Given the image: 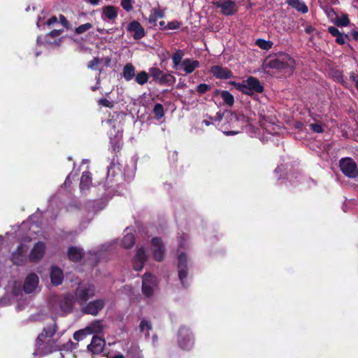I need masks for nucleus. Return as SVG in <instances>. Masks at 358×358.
Masks as SVG:
<instances>
[{"instance_id":"nucleus-1","label":"nucleus","mask_w":358,"mask_h":358,"mask_svg":"<svg viewBox=\"0 0 358 358\" xmlns=\"http://www.w3.org/2000/svg\"><path fill=\"white\" fill-rule=\"evenodd\" d=\"M57 329V324L53 322L51 324L43 328V331L36 338V348L33 353L34 356H44L57 350V346L53 343L50 338L55 335Z\"/></svg>"},{"instance_id":"nucleus-2","label":"nucleus","mask_w":358,"mask_h":358,"mask_svg":"<svg viewBox=\"0 0 358 358\" xmlns=\"http://www.w3.org/2000/svg\"><path fill=\"white\" fill-rule=\"evenodd\" d=\"M268 66L282 71L284 73L290 76L295 69L294 59L287 53H280L275 59H271Z\"/></svg>"},{"instance_id":"nucleus-3","label":"nucleus","mask_w":358,"mask_h":358,"mask_svg":"<svg viewBox=\"0 0 358 358\" xmlns=\"http://www.w3.org/2000/svg\"><path fill=\"white\" fill-rule=\"evenodd\" d=\"M234 85L238 91L250 96L255 93H262L264 91V87L261 85L259 80L252 76L249 77L241 83H234Z\"/></svg>"},{"instance_id":"nucleus-4","label":"nucleus","mask_w":358,"mask_h":358,"mask_svg":"<svg viewBox=\"0 0 358 358\" xmlns=\"http://www.w3.org/2000/svg\"><path fill=\"white\" fill-rule=\"evenodd\" d=\"M96 290L93 284L79 283L74 292L76 301L80 305H83L88 299L95 296Z\"/></svg>"},{"instance_id":"nucleus-5","label":"nucleus","mask_w":358,"mask_h":358,"mask_svg":"<svg viewBox=\"0 0 358 358\" xmlns=\"http://www.w3.org/2000/svg\"><path fill=\"white\" fill-rule=\"evenodd\" d=\"M150 76L153 80L161 85H172L176 83V78L171 73H165L157 67H152L149 69Z\"/></svg>"},{"instance_id":"nucleus-6","label":"nucleus","mask_w":358,"mask_h":358,"mask_svg":"<svg viewBox=\"0 0 358 358\" xmlns=\"http://www.w3.org/2000/svg\"><path fill=\"white\" fill-rule=\"evenodd\" d=\"M340 168L342 173L350 178H355L358 175L356 162L350 157L342 158L340 160Z\"/></svg>"},{"instance_id":"nucleus-7","label":"nucleus","mask_w":358,"mask_h":358,"mask_svg":"<svg viewBox=\"0 0 358 358\" xmlns=\"http://www.w3.org/2000/svg\"><path fill=\"white\" fill-rule=\"evenodd\" d=\"M157 286L156 278L149 273L144 274L143 277L142 292L146 297L152 295L155 287Z\"/></svg>"},{"instance_id":"nucleus-8","label":"nucleus","mask_w":358,"mask_h":358,"mask_svg":"<svg viewBox=\"0 0 358 358\" xmlns=\"http://www.w3.org/2000/svg\"><path fill=\"white\" fill-rule=\"evenodd\" d=\"M106 301L104 299H96L86 303L83 307L82 311L85 314L97 315L98 313L104 308Z\"/></svg>"},{"instance_id":"nucleus-9","label":"nucleus","mask_w":358,"mask_h":358,"mask_svg":"<svg viewBox=\"0 0 358 358\" xmlns=\"http://www.w3.org/2000/svg\"><path fill=\"white\" fill-rule=\"evenodd\" d=\"M151 251L156 261L162 262L163 260L165 248L161 238L156 237L152 239Z\"/></svg>"},{"instance_id":"nucleus-10","label":"nucleus","mask_w":358,"mask_h":358,"mask_svg":"<svg viewBox=\"0 0 358 358\" xmlns=\"http://www.w3.org/2000/svg\"><path fill=\"white\" fill-rule=\"evenodd\" d=\"M178 336V343L181 348L189 350L192 348L194 341L188 329L184 327L180 328Z\"/></svg>"},{"instance_id":"nucleus-11","label":"nucleus","mask_w":358,"mask_h":358,"mask_svg":"<svg viewBox=\"0 0 358 358\" xmlns=\"http://www.w3.org/2000/svg\"><path fill=\"white\" fill-rule=\"evenodd\" d=\"M227 120L233 125V127H236V126L237 129L231 131H224L223 133L226 136L235 135L240 133L239 129L243 128L244 126L243 122L245 120V117L243 115H236L234 114H231L227 117Z\"/></svg>"},{"instance_id":"nucleus-12","label":"nucleus","mask_w":358,"mask_h":358,"mask_svg":"<svg viewBox=\"0 0 358 358\" xmlns=\"http://www.w3.org/2000/svg\"><path fill=\"white\" fill-rule=\"evenodd\" d=\"M214 5L217 8H221L222 13L227 16L234 15L238 10L236 3L231 0L216 1Z\"/></svg>"},{"instance_id":"nucleus-13","label":"nucleus","mask_w":358,"mask_h":358,"mask_svg":"<svg viewBox=\"0 0 358 358\" xmlns=\"http://www.w3.org/2000/svg\"><path fill=\"white\" fill-rule=\"evenodd\" d=\"M45 245L41 241H38L34 245L29 254V259L32 262H38L44 255Z\"/></svg>"},{"instance_id":"nucleus-14","label":"nucleus","mask_w":358,"mask_h":358,"mask_svg":"<svg viewBox=\"0 0 358 358\" xmlns=\"http://www.w3.org/2000/svg\"><path fill=\"white\" fill-rule=\"evenodd\" d=\"M178 277L181 283L185 286V279L187 276V256L184 253L178 255Z\"/></svg>"},{"instance_id":"nucleus-15","label":"nucleus","mask_w":358,"mask_h":358,"mask_svg":"<svg viewBox=\"0 0 358 358\" xmlns=\"http://www.w3.org/2000/svg\"><path fill=\"white\" fill-rule=\"evenodd\" d=\"M76 301V299L75 296L71 294L64 295L59 302V307L61 310L66 314L71 313L73 310Z\"/></svg>"},{"instance_id":"nucleus-16","label":"nucleus","mask_w":358,"mask_h":358,"mask_svg":"<svg viewBox=\"0 0 358 358\" xmlns=\"http://www.w3.org/2000/svg\"><path fill=\"white\" fill-rule=\"evenodd\" d=\"M127 29L129 32L133 34V37L136 40H140L145 36V30L143 26L136 20L131 22Z\"/></svg>"},{"instance_id":"nucleus-17","label":"nucleus","mask_w":358,"mask_h":358,"mask_svg":"<svg viewBox=\"0 0 358 358\" xmlns=\"http://www.w3.org/2000/svg\"><path fill=\"white\" fill-rule=\"evenodd\" d=\"M27 248L24 244H20L12 254V261L16 265H22L26 261Z\"/></svg>"},{"instance_id":"nucleus-18","label":"nucleus","mask_w":358,"mask_h":358,"mask_svg":"<svg viewBox=\"0 0 358 358\" xmlns=\"http://www.w3.org/2000/svg\"><path fill=\"white\" fill-rule=\"evenodd\" d=\"M199 67V62L198 60L192 58H186L182 60L178 70H182L185 74H190Z\"/></svg>"},{"instance_id":"nucleus-19","label":"nucleus","mask_w":358,"mask_h":358,"mask_svg":"<svg viewBox=\"0 0 358 358\" xmlns=\"http://www.w3.org/2000/svg\"><path fill=\"white\" fill-rule=\"evenodd\" d=\"M38 277L35 273H30L24 280L23 289L26 293L33 292L38 285Z\"/></svg>"},{"instance_id":"nucleus-20","label":"nucleus","mask_w":358,"mask_h":358,"mask_svg":"<svg viewBox=\"0 0 358 358\" xmlns=\"http://www.w3.org/2000/svg\"><path fill=\"white\" fill-rule=\"evenodd\" d=\"M210 71L213 76L219 79H229L232 77V72L228 68L219 65L212 66Z\"/></svg>"},{"instance_id":"nucleus-21","label":"nucleus","mask_w":358,"mask_h":358,"mask_svg":"<svg viewBox=\"0 0 358 358\" xmlns=\"http://www.w3.org/2000/svg\"><path fill=\"white\" fill-rule=\"evenodd\" d=\"M118 15V8L113 6H106L102 8L101 19L104 22L115 20Z\"/></svg>"},{"instance_id":"nucleus-22","label":"nucleus","mask_w":358,"mask_h":358,"mask_svg":"<svg viewBox=\"0 0 358 358\" xmlns=\"http://www.w3.org/2000/svg\"><path fill=\"white\" fill-rule=\"evenodd\" d=\"M145 251L143 248L138 250L136 256L134 258L133 266L136 271H141L143 268L146 261Z\"/></svg>"},{"instance_id":"nucleus-23","label":"nucleus","mask_w":358,"mask_h":358,"mask_svg":"<svg viewBox=\"0 0 358 358\" xmlns=\"http://www.w3.org/2000/svg\"><path fill=\"white\" fill-rule=\"evenodd\" d=\"M104 345V339H102L101 338L98 336H94L92 339L90 344L87 345V348L94 354H98L103 351Z\"/></svg>"},{"instance_id":"nucleus-24","label":"nucleus","mask_w":358,"mask_h":358,"mask_svg":"<svg viewBox=\"0 0 358 358\" xmlns=\"http://www.w3.org/2000/svg\"><path fill=\"white\" fill-rule=\"evenodd\" d=\"M51 282L55 285H59L62 283L64 279L63 271L57 266H53L51 268L50 273Z\"/></svg>"},{"instance_id":"nucleus-25","label":"nucleus","mask_w":358,"mask_h":358,"mask_svg":"<svg viewBox=\"0 0 358 358\" xmlns=\"http://www.w3.org/2000/svg\"><path fill=\"white\" fill-rule=\"evenodd\" d=\"M286 3L301 13L306 14L308 12L307 5L301 0H286Z\"/></svg>"},{"instance_id":"nucleus-26","label":"nucleus","mask_w":358,"mask_h":358,"mask_svg":"<svg viewBox=\"0 0 358 358\" xmlns=\"http://www.w3.org/2000/svg\"><path fill=\"white\" fill-rule=\"evenodd\" d=\"M135 67L131 63H127L124 65L122 71V77L127 81L131 80L135 77Z\"/></svg>"},{"instance_id":"nucleus-27","label":"nucleus","mask_w":358,"mask_h":358,"mask_svg":"<svg viewBox=\"0 0 358 358\" xmlns=\"http://www.w3.org/2000/svg\"><path fill=\"white\" fill-rule=\"evenodd\" d=\"M83 250L76 247H71L68 250V256L70 260L77 262L83 257Z\"/></svg>"},{"instance_id":"nucleus-28","label":"nucleus","mask_w":358,"mask_h":358,"mask_svg":"<svg viewBox=\"0 0 358 358\" xmlns=\"http://www.w3.org/2000/svg\"><path fill=\"white\" fill-rule=\"evenodd\" d=\"M185 54L183 50H177L172 55L173 68L176 70H178L180 65L182 64V58Z\"/></svg>"},{"instance_id":"nucleus-29","label":"nucleus","mask_w":358,"mask_h":358,"mask_svg":"<svg viewBox=\"0 0 358 358\" xmlns=\"http://www.w3.org/2000/svg\"><path fill=\"white\" fill-rule=\"evenodd\" d=\"M110 144L112 146L113 152H119L122 146V135L117 134L113 138H110Z\"/></svg>"},{"instance_id":"nucleus-30","label":"nucleus","mask_w":358,"mask_h":358,"mask_svg":"<svg viewBox=\"0 0 358 358\" xmlns=\"http://www.w3.org/2000/svg\"><path fill=\"white\" fill-rule=\"evenodd\" d=\"M217 93L220 94L221 98L224 101V103L229 106H231L234 103V96L227 90L219 91L217 90Z\"/></svg>"},{"instance_id":"nucleus-31","label":"nucleus","mask_w":358,"mask_h":358,"mask_svg":"<svg viewBox=\"0 0 358 358\" xmlns=\"http://www.w3.org/2000/svg\"><path fill=\"white\" fill-rule=\"evenodd\" d=\"M135 243V236L132 233L127 234L122 240V245L124 248H130Z\"/></svg>"},{"instance_id":"nucleus-32","label":"nucleus","mask_w":358,"mask_h":358,"mask_svg":"<svg viewBox=\"0 0 358 358\" xmlns=\"http://www.w3.org/2000/svg\"><path fill=\"white\" fill-rule=\"evenodd\" d=\"M91 174L89 172H83L80 178V187L82 190L87 189L91 184Z\"/></svg>"},{"instance_id":"nucleus-33","label":"nucleus","mask_w":358,"mask_h":358,"mask_svg":"<svg viewBox=\"0 0 358 358\" xmlns=\"http://www.w3.org/2000/svg\"><path fill=\"white\" fill-rule=\"evenodd\" d=\"M148 73L145 71H140L135 76V81L141 85H143L148 81Z\"/></svg>"},{"instance_id":"nucleus-34","label":"nucleus","mask_w":358,"mask_h":358,"mask_svg":"<svg viewBox=\"0 0 358 358\" xmlns=\"http://www.w3.org/2000/svg\"><path fill=\"white\" fill-rule=\"evenodd\" d=\"M153 113L155 115V117L157 120H159L162 117H163L164 115V110L163 105L161 103L155 104L153 108Z\"/></svg>"},{"instance_id":"nucleus-35","label":"nucleus","mask_w":358,"mask_h":358,"mask_svg":"<svg viewBox=\"0 0 358 358\" xmlns=\"http://www.w3.org/2000/svg\"><path fill=\"white\" fill-rule=\"evenodd\" d=\"M256 44L262 49L268 50L271 48L273 43L270 41H266L264 39H257Z\"/></svg>"},{"instance_id":"nucleus-36","label":"nucleus","mask_w":358,"mask_h":358,"mask_svg":"<svg viewBox=\"0 0 358 358\" xmlns=\"http://www.w3.org/2000/svg\"><path fill=\"white\" fill-rule=\"evenodd\" d=\"M335 23L339 27H346L350 23V20L347 15H343L341 17L336 18Z\"/></svg>"},{"instance_id":"nucleus-37","label":"nucleus","mask_w":358,"mask_h":358,"mask_svg":"<svg viewBox=\"0 0 358 358\" xmlns=\"http://www.w3.org/2000/svg\"><path fill=\"white\" fill-rule=\"evenodd\" d=\"M152 329L151 323L146 320H143L140 324V329L142 332H145L148 335L150 330Z\"/></svg>"},{"instance_id":"nucleus-38","label":"nucleus","mask_w":358,"mask_h":358,"mask_svg":"<svg viewBox=\"0 0 358 358\" xmlns=\"http://www.w3.org/2000/svg\"><path fill=\"white\" fill-rule=\"evenodd\" d=\"M92 27V24L91 23L87 22L76 27L75 29V32L78 34H80L88 31Z\"/></svg>"},{"instance_id":"nucleus-39","label":"nucleus","mask_w":358,"mask_h":358,"mask_svg":"<svg viewBox=\"0 0 358 358\" xmlns=\"http://www.w3.org/2000/svg\"><path fill=\"white\" fill-rule=\"evenodd\" d=\"M101 59L99 57H94L93 59L87 64V67L92 70H96L98 66L101 64Z\"/></svg>"},{"instance_id":"nucleus-40","label":"nucleus","mask_w":358,"mask_h":358,"mask_svg":"<svg viewBox=\"0 0 358 358\" xmlns=\"http://www.w3.org/2000/svg\"><path fill=\"white\" fill-rule=\"evenodd\" d=\"M133 0H121V6L127 12H129L133 9Z\"/></svg>"},{"instance_id":"nucleus-41","label":"nucleus","mask_w":358,"mask_h":358,"mask_svg":"<svg viewBox=\"0 0 358 358\" xmlns=\"http://www.w3.org/2000/svg\"><path fill=\"white\" fill-rule=\"evenodd\" d=\"M78 344L74 343L71 341H69L66 343L64 344L61 348H59L60 350H66V351H71L76 348Z\"/></svg>"},{"instance_id":"nucleus-42","label":"nucleus","mask_w":358,"mask_h":358,"mask_svg":"<svg viewBox=\"0 0 358 358\" xmlns=\"http://www.w3.org/2000/svg\"><path fill=\"white\" fill-rule=\"evenodd\" d=\"M86 336V333L85 331V330L83 329H81V330H78V331H76L74 334H73V338L76 340V341H81L83 340Z\"/></svg>"},{"instance_id":"nucleus-43","label":"nucleus","mask_w":358,"mask_h":358,"mask_svg":"<svg viewBox=\"0 0 358 358\" xmlns=\"http://www.w3.org/2000/svg\"><path fill=\"white\" fill-rule=\"evenodd\" d=\"M98 103L99 105H101L103 106L107 107V108H113V103L109 100H108L106 98H101L98 101Z\"/></svg>"},{"instance_id":"nucleus-44","label":"nucleus","mask_w":358,"mask_h":358,"mask_svg":"<svg viewBox=\"0 0 358 358\" xmlns=\"http://www.w3.org/2000/svg\"><path fill=\"white\" fill-rule=\"evenodd\" d=\"M210 89V87L205 83L200 84L197 86V92L199 94H204Z\"/></svg>"},{"instance_id":"nucleus-45","label":"nucleus","mask_w":358,"mask_h":358,"mask_svg":"<svg viewBox=\"0 0 358 358\" xmlns=\"http://www.w3.org/2000/svg\"><path fill=\"white\" fill-rule=\"evenodd\" d=\"M310 128L313 132H315V133H322L324 131L322 125L317 124V123L310 124Z\"/></svg>"},{"instance_id":"nucleus-46","label":"nucleus","mask_w":358,"mask_h":358,"mask_svg":"<svg viewBox=\"0 0 358 358\" xmlns=\"http://www.w3.org/2000/svg\"><path fill=\"white\" fill-rule=\"evenodd\" d=\"M347 37V35H344L340 33L339 35L336 37V41L341 45H343L345 43V39Z\"/></svg>"},{"instance_id":"nucleus-47","label":"nucleus","mask_w":358,"mask_h":358,"mask_svg":"<svg viewBox=\"0 0 358 358\" xmlns=\"http://www.w3.org/2000/svg\"><path fill=\"white\" fill-rule=\"evenodd\" d=\"M60 23L66 29H69L70 24L66 18L63 15H59V16Z\"/></svg>"},{"instance_id":"nucleus-48","label":"nucleus","mask_w":358,"mask_h":358,"mask_svg":"<svg viewBox=\"0 0 358 358\" xmlns=\"http://www.w3.org/2000/svg\"><path fill=\"white\" fill-rule=\"evenodd\" d=\"M328 31L333 36L336 37L341 33L338 28L334 26H331L328 28Z\"/></svg>"},{"instance_id":"nucleus-49","label":"nucleus","mask_w":358,"mask_h":358,"mask_svg":"<svg viewBox=\"0 0 358 358\" xmlns=\"http://www.w3.org/2000/svg\"><path fill=\"white\" fill-rule=\"evenodd\" d=\"M63 29H54L48 34V36H51L52 38H55L59 36L63 32Z\"/></svg>"},{"instance_id":"nucleus-50","label":"nucleus","mask_w":358,"mask_h":358,"mask_svg":"<svg viewBox=\"0 0 358 358\" xmlns=\"http://www.w3.org/2000/svg\"><path fill=\"white\" fill-rule=\"evenodd\" d=\"M154 15L155 18H162L164 17V12L160 9H154Z\"/></svg>"},{"instance_id":"nucleus-51","label":"nucleus","mask_w":358,"mask_h":358,"mask_svg":"<svg viewBox=\"0 0 358 358\" xmlns=\"http://www.w3.org/2000/svg\"><path fill=\"white\" fill-rule=\"evenodd\" d=\"M315 31V29L310 24L306 25L305 27V32L308 34H311Z\"/></svg>"},{"instance_id":"nucleus-52","label":"nucleus","mask_w":358,"mask_h":358,"mask_svg":"<svg viewBox=\"0 0 358 358\" xmlns=\"http://www.w3.org/2000/svg\"><path fill=\"white\" fill-rule=\"evenodd\" d=\"M57 22V17L56 16H52L50 19H48V20L46 22V24L48 26H50V25L54 24H55Z\"/></svg>"},{"instance_id":"nucleus-53","label":"nucleus","mask_w":358,"mask_h":358,"mask_svg":"<svg viewBox=\"0 0 358 358\" xmlns=\"http://www.w3.org/2000/svg\"><path fill=\"white\" fill-rule=\"evenodd\" d=\"M92 326L94 329L99 331L101 329V324L100 321H96L92 324Z\"/></svg>"},{"instance_id":"nucleus-54","label":"nucleus","mask_w":358,"mask_h":358,"mask_svg":"<svg viewBox=\"0 0 358 358\" xmlns=\"http://www.w3.org/2000/svg\"><path fill=\"white\" fill-rule=\"evenodd\" d=\"M350 78L355 83V86L357 87V81L358 80V78L354 72H351L350 73Z\"/></svg>"},{"instance_id":"nucleus-55","label":"nucleus","mask_w":358,"mask_h":358,"mask_svg":"<svg viewBox=\"0 0 358 358\" xmlns=\"http://www.w3.org/2000/svg\"><path fill=\"white\" fill-rule=\"evenodd\" d=\"M71 182V180H70V176H68L66 177V180H65L64 182V185L65 186H69V185H70Z\"/></svg>"},{"instance_id":"nucleus-56","label":"nucleus","mask_w":358,"mask_h":358,"mask_svg":"<svg viewBox=\"0 0 358 358\" xmlns=\"http://www.w3.org/2000/svg\"><path fill=\"white\" fill-rule=\"evenodd\" d=\"M88 2L93 5V6H95V5H97L99 3V2L100 1V0H87Z\"/></svg>"},{"instance_id":"nucleus-57","label":"nucleus","mask_w":358,"mask_h":358,"mask_svg":"<svg viewBox=\"0 0 358 358\" xmlns=\"http://www.w3.org/2000/svg\"><path fill=\"white\" fill-rule=\"evenodd\" d=\"M172 158H173V161H177V159H178V154H177L176 152H173Z\"/></svg>"},{"instance_id":"nucleus-58","label":"nucleus","mask_w":358,"mask_h":358,"mask_svg":"<svg viewBox=\"0 0 358 358\" xmlns=\"http://www.w3.org/2000/svg\"><path fill=\"white\" fill-rule=\"evenodd\" d=\"M352 36L355 39L357 40L358 39V31H354L352 33Z\"/></svg>"},{"instance_id":"nucleus-59","label":"nucleus","mask_w":358,"mask_h":358,"mask_svg":"<svg viewBox=\"0 0 358 358\" xmlns=\"http://www.w3.org/2000/svg\"><path fill=\"white\" fill-rule=\"evenodd\" d=\"M203 123L205 124L206 126H209L211 124V122L210 121L206 120H203Z\"/></svg>"},{"instance_id":"nucleus-60","label":"nucleus","mask_w":358,"mask_h":358,"mask_svg":"<svg viewBox=\"0 0 358 358\" xmlns=\"http://www.w3.org/2000/svg\"><path fill=\"white\" fill-rule=\"evenodd\" d=\"M113 358H124L122 354L116 355Z\"/></svg>"},{"instance_id":"nucleus-61","label":"nucleus","mask_w":358,"mask_h":358,"mask_svg":"<svg viewBox=\"0 0 358 358\" xmlns=\"http://www.w3.org/2000/svg\"><path fill=\"white\" fill-rule=\"evenodd\" d=\"M330 13L335 14V12L334 11V10H333V9H331H331H330V11H329V14H330Z\"/></svg>"},{"instance_id":"nucleus-62","label":"nucleus","mask_w":358,"mask_h":358,"mask_svg":"<svg viewBox=\"0 0 358 358\" xmlns=\"http://www.w3.org/2000/svg\"><path fill=\"white\" fill-rule=\"evenodd\" d=\"M180 245L181 248H182L183 245H184V243L181 241H180Z\"/></svg>"},{"instance_id":"nucleus-63","label":"nucleus","mask_w":358,"mask_h":358,"mask_svg":"<svg viewBox=\"0 0 358 358\" xmlns=\"http://www.w3.org/2000/svg\"><path fill=\"white\" fill-rule=\"evenodd\" d=\"M92 90L93 91H95V90H96V87H92Z\"/></svg>"},{"instance_id":"nucleus-64","label":"nucleus","mask_w":358,"mask_h":358,"mask_svg":"<svg viewBox=\"0 0 358 358\" xmlns=\"http://www.w3.org/2000/svg\"><path fill=\"white\" fill-rule=\"evenodd\" d=\"M356 88L358 90V80L357 81V87H356Z\"/></svg>"}]
</instances>
